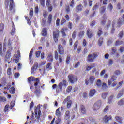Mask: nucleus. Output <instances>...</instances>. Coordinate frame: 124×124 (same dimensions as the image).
<instances>
[{"label":"nucleus","mask_w":124,"mask_h":124,"mask_svg":"<svg viewBox=\"0 0 124 124\" xmlns=\"http://www.w3.org/2000/svg\"><path fill=\"white\" fill-rule=\"evenodd\" d=\"M41 107L40 105H38L37 108H36V109L35 110V114L34 116V113H32L31 114V120L32 121V123H38L40 121V116L41 114V111L40 110Z\"/></svg>","instance_id":"obj_1"},{"label":"nucleus","mask_w":124,"mask_h":124,"mask_svg":"<svg viewBox=\"0 0 124 124\" xmlns=\"http://www.w3.org/2000/svg\"><path fill=\"white\" fill-rule=\"evenodd\" d=\"M68 85V83L66 79H63L62 82L59 83L58 85L57 86L56 84L53 85L52 88L56 89V93H58L59 92L62 91V88L63 86L65 88Z\"/></svg>","instance_id":"obj_2"},{"label":"nucleus","mask_w":124,"mask_h":124,"mask_svg":"<svg viewBox=\"0 0 124 124\" xmlns=\"http://www.w3.org/2000/svg\"><path fill=\"white\" fill-rule=\"evenodd\" d=\"M98 55L99 54L97 53L89 54L87 56V61L89 62H93L98 57Z\"/></svg>","instance_id":"obj_3"},{"label":"nucleus","mask_w":124,"mask_h":124,"mask_svg":"<svg viewBox=\"0 0 124 124\" xmlns=\"http://www.w3.org/2000/svg\"><path fill=\"white\" fill-rule=\"evenodd\" d=\"M68 77L69 79V81L70 82L71 84H74L75 82H78V77L73 74H69Z\"/></svg>","instance_id":"obj_4"},{"label":"nucleus","mask_w":124,"mask_h":124,"mask_svg":"<svg viewBox=\"0 0 124 124\" xmlns=\"http://www.w3.org/2000/svg\"><path fill=\"white\" fill-rule=\"evenodd\" d=\"M102 105V102L101 100L97 101L94 105H93V109L94 111L98 110L100 108Z\"/></svg>","instance_id":"obj_5"},{"label":"nucleus","mask_w":124,"mask_h":124,"mask_svg":"<svg viewBox=\"0 0 124 124\" xmlns=\"http://www.w3.org/2000/svg\"><path fill=\"white\" fill-rule=\"evenodd\" d=\"M59 35H60V31L59 30H56V31H53V39L55 43H57L58 42Z\"/></svg>","instance_id":"obj_6"},{"label":"nucleus","mask_w":124,"mask_h":124,"mask_svg":"<svg viewBox=\"0 0 124 124\" xmlns=\"http://www.w3.org/2000/svg\"><path fill=\"white\" fill-rule=\"evenodd\" d=\"M54 58L56 60H59V64L62 63L63 59L62 57L61 56H59L58 55V52H57V50H55L54 51Z\"/></svg>","instance_id":"obj_7"},{"label":"nucleus","mask_w":124,"mask_h":124,"mask_svg":"<svg viewBox=\"0 0 124 124\" xmlns=\"http://www.w3.org/2000/svg\"><path fill=\"white\" fill-rule=\"evenodd\" d=\"M46 6L48 12H52L53 11V6L51 5V0H46Z\"/></svg>","instance_id":"obj_8"},{"label":"nucleus","mask_w":124,"mask_h":124,"mask_svg":"<svg viewBox=\"0 0 124 124\" xmlns=\"http://www.w3.org/2000/svg\"><path fill=\"white\" fill-rule=\"evenodd\" d=\"M58 48V51L59 55H63L64 53V49L63 48V47L61 45H59Z\"/></svg>","instance_id":"obj_9"},{"label":"nucleus","mask_w":124,"mask_h":124,"mask_svg":"<svg viewBox=\"0 0 124 124\" xmlns=\"http://www.w3.org/2000/svg\"><path fill=\"white\" fill-rule=\"evenodd\" d=\"M117 77L115 75L112 76L111 77V79L108 80V86H110L111 85H112V82L116 81L117 80Z\"/></svg>","instance_id":"obj_10"},{"label":"nucleus","mask_w":124,"mask_h":124,"mask_svg":"<svg viewBox=\"0 0 124 124\" xmlns=\"http://www.w3.org/2000/svg\"><path fill=\"white\" fill-rule=\"evenodd\" d=\"M33 50L34 49L33 48H32L30 52V54H29V60L30 61V63L31 64V65H32L33 63V62L32 60V56H33Z\"/></svg>","instance_id":"obj_11"},{"label":"nucleus","mask_w":124,"mask_h":124,"mask_svg":"<svg viewBox=\"0 0 124 124\" xmlns=\"http://www.w3.org/2000/svg\"><path fill=\"white\" fill-rule=\"evenodd\" d=\"M83 6L82 4H79V5H78L76 6V12L77 13H78L79 12H82L83 10Z\"/></svg>","instance_id":"obj_12"},{"label":"nucleus","mask_w":124,"mask_h":124,"mask_svg":"<svg viewBox=\"0 0 124 124\" xmlns=\"http://www.w3.org/2000/svg\"><path fill=\"white\" fill-rule=\"evenodd\" d=\"M87 35L89 38H91L93 36V31L90 29H88L87 31Z\"/></svg>","instance_id":"obj_13"},{"label":"nucleus","mask_w":124,"mask_h":124,"mask_svg":"<svg viewBox=\"0 0 124 124\" xmlns=\"http://www.w3.org/2000/svg\"><path fill=\"white\" fill-rule=\"evenodd\" d=\"M38 64L37 62L34 63L33 67H31V73L33 74L34 71H35L37 68H38Z\"/></svg>","instance_id":"obj_14"},{"label":"nucleus","mask_w":124,"mask_h":124,"mask_svg":"<svg viewBox=\"0 0 124 124\" xmlns=\"http://www.w3.org/2000/svg\"><path fill=\"white\" fill-rule=\"evenodd\" d=\"M48 35L47 29V28H44L42 29V35L43 36H47Z\"/></svg>","instance_id":"obj_15"},{"label":"nucleus","mask_w":124,"mask_h":124,"mask_svg":"<svg viewBox=\"0 0 124 124\" xmlns=\"http://www.w3.org/2000/svg\"><path fill=\"white\" fill-rule=\"evenodd\" d=\"M80 112L83 114H86L87 112V110L85 107L83 105H80Z\"/></svg>","instance_id":"obj_16"},{"label":"nucleus","mask_w":124,"mask_h":124,"mask_svg":"<svg viewBox=\"0 0 124 124\" xmlns=\"http://www.w3.org/2000/svg\"><path fill=\"white\" fill-rule=\"evenodd\" d=\"M69 118H70V112L69 110H67L64 115V119L65 120H67Z\"/></svg>","instance_id":"obj_17"},{"label":"nucleus","mask_w":124,"mask_h":124,"mask_svg":"<svg viewBox=\"0 0 124 124\" xmlns=\"http://www.w3.org/2000/svg\"><path fill=\"white\" fill-rule=\"evenodd\" d=\"M96 93V91L95 89L90 90L89 93V96L90 97H93L94 96Z\"/></svg>","instance_id":"obj_18"},{"label":"nucleus","mask_w":124,"mask_h":124,"mask_svg":"<svg viewBox=\"0 0 124 124\" xmlns=\"http://www.w3.org/2000/svg\"><path fill=\"white\" fill-rule=\"evenodd\" d=\"M106 6H103L100 7V13L101 14H104L105 12H106Z\"/></svg>","instance_id":"obj_19"},{"label":"nucleus","mask_w":124,"mask_h":124,"mask_svg":"<svg viewBox=\"0 0 124 124\" xmlns=\"http://www.w3.org/2000/svg\"><path fill=\"white\" fill-rule=\"evenodd\" d=\"M60 108L59 107L57 110L55 111V115H56L58 118L61 116V112L60 111Z\"/></svg>","instance_id":"obj_20"},{"label":"nucleus","mask_w":124,"mask_h":124,"mask_svg":"<svg viewBox=\"0 0 124 124\" xmlns=\"http://www.w3.org/2000/svg\"><path fill=\"white\" fill-rule=\"evenodd\" d=\"M32 81H36V82L34 84V86L36 87L38 84H40V78H36L35 79H34V78H33V79H32Z\"/></svg>","instance_id":"obj_21"},{"label":"nucleus","mask_w":124,"mask_h":124,"mask_svg":"<svg viewBox=\"0 0 124 124\" xmlns=\"http://www.w3.org/2000/svg\"><path fill=\"white\" fill-rule=\"evenodd\" d=\"M110 120H112V116L110 115L108 117L107 115L105 116V123H108L109 121Z\"/></svg>","instance_id":"obj_22"},{"label":"nucleus","mask_w":124,"mask_h":124,"mask_svg":"<svg viewBox=\"0 0 124 124\" xmlns=\"http://www.w3.org/2000/svg\"><path fill=\"white\" fill-rule=\"evenodd\" d=\"M15 31V25L13 22H12V30L11 31V34L14 35Z\"/></svg>","instance_id":"obj_23"},{"label":"nucleus","mask_w":124,"mask_h":124,"mask_svg":"<svg viewBox=\"0 0 124 124\" xmlns=\"http://www.w3.org/2000/svg\"><path fill=\"white\" fill-rule=\"evenodd\" d=\"M47 61L49 62L53 61V55L52 54H49L48 56H47Z\"/></svg>","instance_id":"obj_24"},{"label":"nucleus","mask_w":124,"mask_h":124,"mask_svg":"<svg viewBox=\"0 0 124 124\" xmlns=\"http://www.w3.org/2000/svg\"><path fill=\"white\" fill-rule=\"evenodd\" d=\"M123 43H124L123 41L117 40L115 42V45L116 46H118L122 45Z\"/></svg>","instance_id":"obj_25"},{"label":"nucleus","mask_w":124,"mask_h":124,"mask_svg":"<svg viewBox=\"0 0 124 124\" xmlns=\"http://www.w3.org/2000/svg\"><path fill=\"white\" fill-rule=\"evenodd\" d=\"M14 7V0H10V11H12Z\"/></svg>","instance_id":"obj_26"},{"label":"nucleus","mask_w":124,"mask_h":124,"mask_svg":"<svg viewBox=\"0 0 124 124\" xmlns=\"http://www.w3.org/2000/svg\"><path fill=\"white\" fill-rule=\"evenodd\" d=\"M11 56V53L10 50H8L6 55V57H5L6 60H7V59H10Z\"/></svg>","instance_id":"obj_27"},{"label":"nucleus","mask_w":124,"mask_h":124,"mask_svg":"<svg viewBox=\"0 0 124 124\" xmlns=\"http://www.w3.org/2000/svg\"><path fill=\"white\" fill-rule=\"evenodd\" d=\"M123 24L122 19L119 18L117 22V27L120 28Z\"/></svg>","instance_id":"obj_28"},{"label":"nucleus","mask_w":124,"mask_h":124,"mask_svg":"<svg viewBox=\"0 0 124 124\" xmlns=\"http://www.w3.org/2000/svg\"><path fill=\"white\" fill-rule=\"evenodd\" d=\"M34 78V79H36V78H34V77H30L29 78H28V82L29 83H31L32 81H34L32 80Z\"/></svg>","instance_id":"obj_29"},{"label":"nucleus","mask_w":124,"mask_h":124,"mask_svg":"<svg viewBox=\"0 0 124 124\" xmlns=\"http://www.w3.org/2000/svg\"><path fill=\"white\" fill-rule=\"evenodd\" d=\"M124 30H122L118 34V38L119 39H121L123 38V36L124 35Z\"/></svg>","instance_id":"obj_30"},{"label":"nucleus","mask_w":124,"mask_h":124,"mask_svg":"<svg viewBox=\"0 0 124 124\" xmlns=\"http://www.w3.org/2000/svg\"><path fill=\"white\" fill-rule=\"evenodd\" d=\"M5 25L3 23L0 24V32H2L3 31V30L4 29Z\"/></svg>","instance_id":"obj_31"},{"label":"nucleus","mask_w":124,"mask_h":124,"mask_svg":"<svg viewBox=\"0 0 124 124\" xmlns=\"http://www.w3.org/2000/svg\"><path fill=\"white\" fill-rule=\"evenodd\" d=\"M35 93V95L37 96V97H40V93H41V91H40V90H37L36 89L34 92Z\"/></svg>","instance_id":"obj_32"},{"label":"nucleus","mask_w":124,"mask_h":124,"mask_svg":"<svg viewBox=\"0 0 124 124\" xmlns=\"http://www.w3.org/2000/svg\"><path fill=\"white\" fill-rule=\"evenodd\" d=\"M95 80V77L93 76H91L89 78V81L91 84H93Z\"/></svg>","instance_id":"obj_33"},{"label":"nucleus","mask_w":124,"mask_h":124,"mask_svg":"<svg viewBox=\"0 0 124 124\" xmlns=\"http://www.w3.org/2000/svg\"><path fill=\"white\" fill-rule=\"evenodd\" d=\"M115 119L116 121L119 122L120 124H122V120L121 117L116 116L115 117Z\"/></svg>","instance_id":"obj_34"},{"label":"nucleus","mask_w":124,"mask_h":124,"mask_svg":"<svg viewBox=\"0 0 124 124\" xmlns=\"http://www.w3.org/2000/svg\"><path fill=\"white\" fill-rule=\"evenodd\" d=\"M124 92V90H122L121 91H120V93H119L118 94V95H117V98L118 99L120 98V97H121L122 95H124V93H123V92Z\"/></svg>","instance_id":"obj_35"},{"label":"nucleus","mask_w":124,"mask_h":124,"mask_svg":"<svg viewBox=\"0 0 124 124\" xmlns=\"http://www.w3.org/2000/svg\"><path fill=\"white\" fill-rule=\"evenodd\" d=\"M96 86L98 88H100L101 87V86H102V82H101V79H98V81H97Z\"/></svg>","instance_id":"obj_36"},{"label":"nucleus","mask_w":124,"mask_h":124,"mask_svg":"<svg viewBox=\"0 0 124 124\" xmlns=\"http://www.w3.org/2000/svg\"><path fill=\"white\" fill-rule=\"evenodd\" d=\"M85 33V32L84 31H81L78 34V36H79V38H82L84 35Z\"/></svg>","instance_id":"obj_37"},{"label":"nucleus","mask_w":124,"mask_h":124,"mask_svg":"<svg viewBox=\"0 0 124 124\" xmlns=\"http://www.w3.org/2000/svg\"><path fill=\"white\" fill-rule=\"evenodd\" d=\"M15 89L14 87H11L10 89V93L11 94H14L15 93Z\"/></svg>","instance_id":"obj_38"},{"label":"nucleus","mask_w":124,"mask_h":124,"mask_svg":"<svg viewBox=\"0 0 124 124\" xmlns=\"http://www.w3.org/2000/svg\"><path fill=\"white\" fill-rule=\"evenodd\" d=\"M52 63H47L46 65V69H48L49 70L52 69Z\"/></svg>","instance_id":"obj_39"},{"label":"nucleus","mask_w":124,"mask_h":124,"mask_svg":"<svg viewBox=\"0 0 124 124\" xmlns=\"http://www.w3.org/2000/svg\"><path fill=\"white\" fill-rule=\"evenodd\" d=\"M114 98V95H112L109 98H108V104H111L113 102V99Z\"/></svg>","instance_id":"obj_40"},{"label":"nucleus","mask_w":124,"mask_h":124,"mask_svg":"<svg viewBox=\"0 0 124 124\" xmlns=\"http://www.w3.org/2000/svg\"><path fill=\"white\" fill-rule=\"evenodd\" d=\"M52 14H49L48 16V17H47V19H48V23L50 24L52 22Z\"/></svg>","instance_id":"obj_41"},{"label":"nucleus","mask_w":124,"mask_h":124,"mask_svg":"<svg viewBox=\"0 0 124 124\" xmlns=\"http://www.w3.org/2000/svg\"><path fill=\"white\" fill-rule=\"evenodd\" d=\"M118 105H119V106L124 105V98H123L121 100H120L118 102Z\"/></svg>","instance_id":"obj_42"},{"label":"nucleus","mask_w":124,"mask_h":124,"mask_svg":"<svg viewBox=\"0 0 124 124\" xmlns=\"http://www.w3.org/2000/svg\"><path fill=\"white\" fill-rule=\"evenodd\" d=\"M78 41H76V42L74 43L73 46H74V50H75L78 48Z\"/></svg>","instance_id":"obj_43"},{"label":"nucleus","mask_w":124,"mask_h":124,"mask_svg":"<svg viewBox=\"0 0 124 124\" xmlns=\"http://www.w3.org/2000/svg\"><path fill=\"white\" fill-rule=\"evenodd\" d=\"M65 10L67 14H69L70 12V7L69 6H66Z\"/></svg>","instance_id":"obj_44"},{"label":"nucleus","mask_w":124,"mask_h":124,"mask_svg":"<svg viewBox=\"0 0 124 124\" xmlns=\"http://www.w3.org/2000/svg\"><path fill=\"white\" fill-rule=\"evenodd\" d=\"M103 34L102 30L101 28H99L98 32V36L100 37L101 35Z\"/></svg>","instance_id":"obj_45"},{"label":"nucleus","mask_w":124,"mask_h":124,"mask_svg":"<svg viewBox=\"0 0 124 124\" xmlns=\"http://www.w3.org/2000/svg\"><path fill=\"white\" fill-rule=\"evenodd\" d=\"M113 40L112 38H110L108 40V45H110L112 44L113 43Z\"/></svg>","instance_id":"obj_46"},{"label":"nucleus","mask_w":124,"mask_h":124,"mask_svg":"<svg viewBox=\"0 0 124 124\" xmlns=\"http://www.w3.org/2000/svg\"><path fill=\"white\" fill-rule=\"evenodd\" d=\"M108 93H103L102 94V98H103L104 99H105L107 96V95H108Z\"/></svg>","instance_id":"obj_47"},{"label":"nucleus","mask_w":124,"mask_h":124,"mask_svg":"<svg viewBox=\"0 0 124 124\" xmlns=\"http://www.w3.org/2000/svg\"><path fill=\"white\" fill-rule=\"evenodd\" d=\"M103 42V38L102 37H100L99 40H98V45L101 46Z\"/></svg>","instance_id":"obj_48"},{"label":"nucleus","mask_w":124,"mask_h":124,"mask_svg":"<svg viewBox=\"0 0 124 124\" xmlns=\"http://www.w3.org/2000/svg\"><path fill=\"white\" fill-rule=\"evenodd\" d=\"M7 74L8 75L11 76L12 75V72H11V68H8L7 71Z\"/></svg>","instance_id":"obj_49"},{"label":"nucleus","mask_w":124,"mask_h":124,"mask_svg":"<svg viewBox=\"0 0 124 124\" xmlns=\"http://www.w3.org/2000/svg\"><path fill=\"white\" fill-rule=\"evenodd\" d=\"M9 107V105L8 104H7L6 106H5L4 110V111L5 113L8 111Z\"/></svg>","instance_id":"obj_50"},{"label":"nucleus","mask_w":124,"mask_h":124,"mask_svg":"<svg viewBox=\"0 0 124 124\" xmlns=\"http://www.w3.org/2000/svg\"><path fill=\"white\" fill-rule=\"evenodd\" d=\"M75 1L72 0L70 3V6L71 8H74L75 7Z\"/></svg>","instance_id":"obj_51"},{"label":"nucleus","mask_w":124,"mask_h":124,"mask_svg":"<svg viewBox=\"0 0 124 124\" xmlns=\"http://www.w3.org/2000/svg\"><path fill=\"white\" fill-rule=\"evenodd\" d=\"M70 56H67L66 60V63L67 64H68L70 62Z\"/></svg>","instance_id":"obj_52"},{"label":"nucleus","mask_w":124,"mask_h":124,"mask_svg":"<svg viewBox=\"0 0 124 124\" xmlns=\"http://www.w3.org/2000/svg\"><path fill=\"white\" fill-rule=\"evenodd\" d=\"M41 53V50L36 51V52H35V56H36V57H37V58L39 57Z\"/></svg>","instance_id":"obj_53"},{"label":"nucleus","mask_w":124,"mask_h":124,"mask_svg":"<svg viewBox=\"0 0 124 124\" xmlns=\"http://www.w3.org/2000/svg\"><path fill=\"white\" fill-rule=\"evenodd\" d=\"M76 34H77V31L76 30H74V32H73V33L72 34V38H73V39H75L76 38Z\"/></svg>","instance_id":"obj_54"},{"label":"nucleus","mask_w":124,"mask_h":124,"mask_svg":"<svg viewBox=\"0 0 124 124\" xmlns=\"http://www.w3.org/2000/svg\"><path fill=\"white\" fill-rule=\"evenodd\" d=\"M0 55L1 56L3 55V51H2V44H0Z\"/></svg>","instance_id":"obj_55"},{"label":"nucleus","mask_w":124,"mask_h":124,"mask_svg":"<svg viewBox=\"0 0 124 124\" xmlns=\"http://www.w3.org/2000/svg\"><path fill=\"white\" fill-rule=\"evenodd\" d=\"M45 0H40V4L43 7H45Z\"/></svg>","instance_id":"obj_56"},{"label":"nucleus","mask_w":124,"mask_h":124,"mask_svg":"<svg viewBox=\"0 0 124 124\" xmlns=\"http://www.w3.org/2000/svg\"><path fill=\"white\" fill-rule=\"evenodd\" d=\"M72 105V102L71 100L68 101V103H67V108H70Z\"/></svg>","instance_id":"obj_57"},{"label":"nucleus","mask_w":124,"mask_h":124,"mask_svg":"<svg viewBox=\"0 0 124 124\" xmlns=\"http://www.w3.org/2000/svg\"><path fill=\"white\" fill-rule=\"evenodd\" d=\"M65 22H66V20L64 18H62L61 21V25H62L64 24V23H65Z\"/></svg>","instance_id":"obj_58"},{"label":"nucleus","mask_w":124,"mask_h":124,"mask_svg":"<svg viewBox=\"0 0 124 124\" xmlns=\"http://www.w3.org/2000/svg\"><path fill=\"white\" fill-rule=\"evenodd\" d=\"M61 42L62 45H65L67 43L66 40H65L64 39H61Z\"/></svg>","instance_id":"obj_59"},{"label":"nucleus","mask_w":124,"mask_h":124,"mask_svg":"<svg viewBox=\"0 0 124 124\" xmlns=\"http://www.w3.org/2000/svg\"><path fill=\"white\" fill-rule=\"evenodd\" d=\"M30 15L31 17L33 16V8H31L30 11Z\"/></svg>","instance_id":"obj_60"},{"label":"nucleus","mask_w":124,"mask_h":124,"mask_svg":"<svg viewBox=\"0 0 124 124\" xmlns=\"http://www.w3.org/2000/svg\"><path fill=\"white\" fill-rule=\"evenodd\" d=\"M108 24L106 26L107 29H108L110 27V26L111 25V23H112V21H111V20H108Z\"/></svg>","instance_id":"obj_61"},{"label":"nucleus","mask_w":124,"mask_h":124,"mask_svg":"<svg viewBox=\"0 0 124 124\" xmlns=\"http://www.w3.org/2000/svg\"><path fill=\"white\" fill-rule=\"evenodd\" d=\"M6 101V98L3 97H0V101L5 102Z\"/></svg>","instance_id":"obj_62"},{"label":"nucleus","mask_w":124,"mask_h":124,"mask_svg":"<svg viewBox=\"0 0 124 124\" xmlns=\"http://www.w3.org/2000/svg\"><path fill=\"white\" fill-rule=\"evenodd\" d=\"M109 109V106H107L106 107V108H105L104 109V113H106L107 111H108Z\"/></svg>","instance_id":"obj_63"},{"label":"nucleus","mask_w":124,"mask_h":124,"mask_svg":"<svg viewBox=\"0 0 124 124\" xmlns=\"http://www.w3.org/2000/svg\"><path fill=\"white\" fill-rule=\"evenodd\" d=\"M72 26L73 24L72 23V22H69L68 25V28L71 30L72 29Z\"/></svg>","instance_id":"obj_64"}]
</instances>
